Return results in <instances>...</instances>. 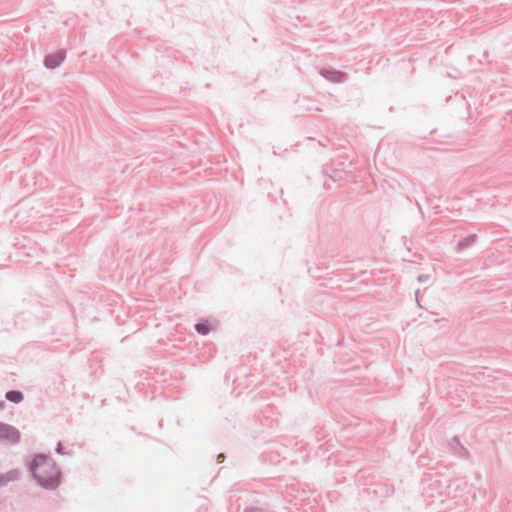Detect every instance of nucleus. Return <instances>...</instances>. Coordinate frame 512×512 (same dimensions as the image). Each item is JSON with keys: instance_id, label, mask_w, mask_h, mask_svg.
I'll return each mask as SVG.
<instances>
[{"instance_id": "nucleus-1", "label": "nucleus", "mask_w": 512, "mask_h": 512, "mask_svg": "<svg viewBox=\"0 0 512 512\" xmlns=\"http://www.w3.org/2000/svg\"><path fill=\"white\" fill-rule=\"evenodd\" d=\"M31 471L37 482L45 488L54 489L60 483V471L55 461L45 455L35 456Z\"/></svg>"}, {"instance_id": "nucleus-2", "label": "nucleus", "mask_w": 512, "mask_h": 512, "mask_svg": "<svg viewBox=\"0 0 512 512\" xmlns=\"http://www.w3.org/2000/svg\"><path fill=\"white\" fill-rule=\"evenodd\" d=\"M319 75L325 80L335 84L345 83L349 78L347 73L333 67L319 68Z\"/></svg>"}, {"instance_id": "nucleus-3", "label": "nucleus", "mask_w": 512, "mask_h": 512, "mask_svg": "<svg viewBox=\"0 0 512 512\" xmlns=\"http://www.w3.org/2000/svg\"><path fill=\"white\" fill-rule=\"evenodd\" d=\"M66 58V50L58 49L57 51L47 54L44 57V66L49 70L59 67Z\"/></svg>"}, {"instance_id": "nucleus-4", "label": "nucleus", "mask_w": 512, "mask_h": 512, "mask_svg": "<svg viewBox=\"0 0 512 512\" xmlns=\"http://www.w3.org/2000/svg\"><path fill=\"white\" fill-rule=\"evenodd\" d=\"M19 438H20V433L15 427L0 422V440L1 441L15 443L19 440Z\"/></svg>"}, {"instance_id": "nucleus-5", "label": "nucleus", "mask_w": 512, "mask_h": 512, "mask_svg": "<svg viewBox=\"0 0 512 512\" xmlns=\"http://www.w3.org/2000/svg\"><path fill=\"white\" fill-rule=\"evenodd\" d=\"M20 477V472L17 469L10 470L6 473L0 474V486H5L9 482L16 481Z\"/></svg>"}, {"instance_id": "nucleus-6", "label": "nucleus", "mask_w": 512, "mask_h": 512, "mask_svg": "<svg viewBox=\"0 0 512 512\" xmlns=\"http://www.w3.org/2000/svg\"><path fill=\"white\" fill-rule=\"evenodd\" d=\"M6 398L13 403H20L23 400V394L19 391H9Z\"/></svg>"}, {"instance_id": "nucleus-7", "label": "nucleus", "mask_w": 512, "mask_h": 512, "mask_svg": "<svg viewBox=\"0 0 512 512\" xmlns=\"http://www.w3.org/2000/svg\"><path fill=\"white\" fill-rule=\"evenodd\" d=\"M195 329L198 333L206 335L210 331V326L207 323H198L195 325Z\"/></svg>"}, {"instance_id": "nucleus-8", "label": "nucleus", "mask_w": 512, "mask_h": 512, "mask_svg": "<svg viewBox=\"0 0 512 512\" xmlns=\"http://www.w3.org/2000/svg\"><path fill=\"white\" fill-rule=\"evenodd\" d=\"M497 96H500V97L505 96V91H500Z\"/></svg>"}, {"instance_id": "nucleus-9", "label": "nucleus", "mask_w": 512, "mask_h": 512, "mask_svg": "<svg viewBox=\"0 0 512 512\" xmlns=\"http://www.w3.org/2000/svg\"><path fill=\"white\" fill-rule=\"evenodd\" d=\"M0 408H3V403H0Z\"/></svg>"}]
</instances>
